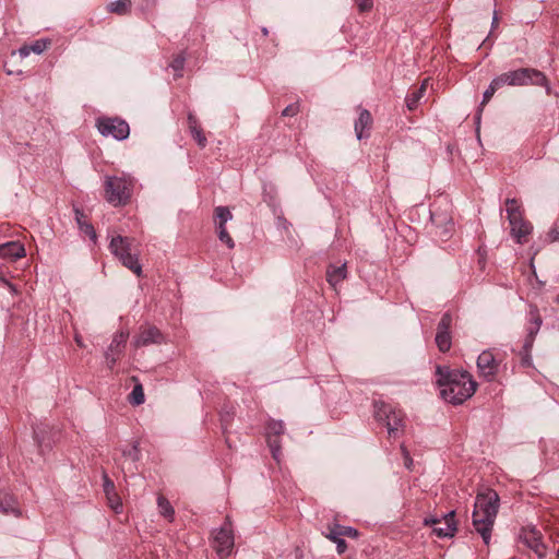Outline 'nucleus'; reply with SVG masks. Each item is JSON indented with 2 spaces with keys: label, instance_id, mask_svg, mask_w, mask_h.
<instances>
[{
  "label": "nucleus",
  "instance_id": "obj_26",
  "mask_svg": "<svg viewBox=\"0 0 559 559\" xmlns=\"http://www.w3.org/2000/svg\"><path fill=\"white\" fill-rule=\"evenodd\" d=\"M132 2L131 0H116L107 5V10L111 13H116L119 15H126L131 10Z\"/></svg>",
  "mask_w": 559,
  "mask_h": 559
},
{
  "label": "nucleus",
  "instance_id": "obj_20",
  "mask_svg": "<svg viewBox=\"0 0 559 559\" xmlns=\"http://www.w3.org/2000/svg\"><path fill=\"white\" fill-rule=\"evenodd\" d=\"M347 275L346 264L342 265H330L326 271V280L329 284L333 287H336L340 283H342Z\"/></svg>",
  "mask_w": 559,
  "mask_h": 559
},
{
  "label": "nucleus",
  "instance_id": "obj_9",
  "mask_svg": "<svg viewBox=\"0 0 559 559\" xmlns=\"http://www.w3.org/2000/svg\"><path fill=\"white\" fill-rule=\"evenodd\" d=\"M543 320L536 307H532L530 310V324L527 326V335L525 337L522 348V361L524 365H531V350L535 341V337L542 326Z\"/></svg>",
  "mask_w": 559,
  "mask_h": 559
},
{
  "label": "nucleus",
  "instance_id": "obj_7",
  "mask_svg": "<svg viewBox=\"0 0 559 559\" xmlns=\"http://www.w3.org/2000/svg\"><path fill=\"white\" fill-rule=\"evenodd\" d=\"M373 406L374 418L386 427L390 437L396 438L404 426L402 413L381 401L374 402Z\"/></svg>",
  "mask_w": 559,
  "mask_h": 559
},
{
  "label": "nucleus",
  "instance_id": "obj_27",
  "mask_svg": "<svg viewBox=\"0 0 559 559\" xmlns=\"http://www.w3.org/2000/svg\"><path fill=\"white\" fill-rule=\"evenodd\" d=\"M132 380L136 381V384L133 386L128 400L132 405L139 406L145 401L144 390L142 384L138 381L136 377H132Z\"/></svg>",
  "mask_w": 559,
  "mask_h": 559
},
{
  "label": "nucleus",
  "instance_id": "obj_10",
  "mask_svg": "<svg viewBox=\"0 0 559 559\" xmlns=\"http://www.w3.org/2000/svg\"><path fill=\"white\" fill-rule=\"evenodd\" d=\"M234 543L231 523L226 518L224 525L214 535L213 547L221 558H226L231 554Z\"/></svg>",
  "mask_w": 559,
  "mask_h": 559
},
{
  "label": "nucleus",
  "instance_id": "obj_1",
  "mask_svg": "<svg viewBox=\"0 0 559 559\" xmlns=\"http://www.w3.org/2000/svg\"><path fill=\"white\" fill-rule=\"evenodd\" d=\"M439 374L438 384L444 401L459 405L469 399L476 391V382L466 371L437 368Z\"/></svg>",
  "mask_w": 559,
  "mask_h": 559
},
{
  "label": "nucleus",
  "instance_id": "obj_4",
  "mask_svg": "<svg viewBox=\"0 0 559 559\" xmlns=\"http://www.w3.org/2000/svg\"><path fill=\"white\" fill-rule=\"evenodd\" d=\"M110 252L121 262L123 266L132 271L136 276L142 275V265L139 262V250L135 247V239L115 236L109 243Z\"/></svg>",
  "mask_w": 559,
  "mask_h": 559
},
{
  "label": "nucleus",
  "instance_id": "obj_33",
  "mask_svg": "<svg viewBox=\"0 0 559 559\" xmlns=\"http://www.w3.org/2000/svg\"><path fill=\"white\" fill-rule=\"evenodd\" d=\"M192 138L197 141L198 145L203 148L206 146L207 140L206 136L203 133V130L201 127H198L195 129L189 130Z\"/></svg>",
  "mask_w": 559,
  "mask_h": 559
},
{
  "label": "nucleus",
  "instance_id": "obj_50",
  "mask_svg": "<svg viewBox=\"0 0 559 559\" xmlns=\"http://www.w3.org/2000/svg\"><path fill=\"white\" fill-rule=\"evenodd\" d=\"M555 302L559 305V294L556 296Z\"/></svg>",
  "mask_w": 559,
  "mask_h": 559
},
{
  "label": "nucleus",
  "instance_id": "obj_46",
  "mask_svg": "<svg viewBox=\"0 0 559 559\" xmlns=\"http://www.w3.org/2000/svg\"><path fill=\"white\" fill-rule=\"evenodd\" d=\"M75 342H76V344H78L80 347H83V346H84V345H83V342H82V338H81L80 336H78V335L75 336Z\"/></svg>",
  "mask_w": 559,
  "mask_h": 559
},
{
  "label": "nucleus",
  "instance_id": "obj_30",
  "mask_svg": "<svg viewBox=\"0 0 559 559\" xmlns=\"http://www.w3.org/2000/svg\"><path fill=\"white\" fill-rule=\"evenodd\" d=\"M215 218L218 219L217 225H226L233 218V214L227 206H217L215 209Z\"/></svg>",
  "mask_w": 559,
  "mask_h": 559
},
{
  "label": "nucleus",
  "instance_id": "obj_41",
  "mask_svg": "<svg viewBox=\"0 0 559 559\" xmlns=\"http://www.w3.org/2000/svg\"><path fill=\"white\" fill-rule=\"evenodd\" d=\"M401 450H402V453H403V456H404V460H405V466L407 468H411V466L413 464V460H412L408 451L406 450V448L404 445H401Z\"/></svg>",
  "mask_w": 559,
  "mask_h": 559
},
{
  "label": "nucleus",
  "instance_id": "obj_21",
  "mask_svg": "<svg viewBox=\"0 0 559 559\" xmlns=\"http://www.w3.org/2000/svg\"><path fill=\"white\" fill-rule=\"evenodd\" d=\"M74 213H75V221H76V224H78L80 230L82 233H84L86 236H88L93 242H96L97 235H96L95 228L92 224H90L88 222L85 221L83 211H81L79 207H75Z\"/></svg>",
  "mask_w": 559,
  "mask_h": 559
},
{
  "label": "nucleus",
  "instance_id": "obj_12",
  "mask_svg": "<svg viewBox=\"0 0 559 559\" xmlns=\"http://www.w3.org/2000/svg\"><path fill=\"white\" fill-rule=\"evenodd\" d=\"M128 337L129 333L127 331L117 332L114 335L110 345L105 350V361L110 370L115 367L119 357L122 355Z\"/></svg>",
  "mask_w": 559,
  "mask_h": 559
},
{
  "label": "nucleus",
  "instance_id": "obj_15",
  "mask_svg": "<svg viewBox=\"0 0 559 559\" xmlns=\"http://www.w3.org/2000/svg\"><path fill=\"white\" fill-rule=\"evenodd\" d=\"M498 367L499 364L490 350H484L477 358L479 373L488 381L495 378L498 372Z\"/></svg>",
  "mask_w": 559,
  "mask_h": 559
},
{
  "label": "nucleus",
  "instance_id": "obj_13",
  "mask_svg": "<svg viewBox=\"0 0 559 559\" xmlns=\"http://www.w3.org/2000/svg\"><path fill=\"white\" fill-rule=\"evenodd\" d=\"M455 511H450L449 513L443 515V519H426L425 524L426 525H435L433 532L438 537L444 538V537H452L454 536L456 532V522L454 519Z\"/></svg>",
  "mask_w": 559,
  "mask_h": 559
},
{
  "label": "nucleus",
  "instance_id": "obj_19",
  "mask_svg": "<svg viewBox=\"0 0 559 559\" xmlns=\"http://www.w3.org/2000/svg\"><path fill=\"white\" fill-rule=\"evenodd\" d=\"M0 257L9 258L12 260L21 259L25 257V248L19 241H8L0 245Z\"/></svg>",
  "mask_w": 559,
  "mask_h": 559
},
{
  "label": "nucleus",
  "instance_id": "obj_29",
  "mask_svg": "<svg viewBox=\"0 0 559 559\" xmlns=\"http://www.w3.org/2000/svg\"><path fill=\"white\" fill-rule=\"evenodd\" d=\"M324 536L336 544V550L340 555L346 551L347 543L342 536L334 534V531L328 528V532L324 534Z\"/></svg>",
  "mask_w": 559,
  "mask_h": 559
},
{
  "label": "nucleus",
  "instance_id": "obj_5",
  "mask_svg": "<svg viewBox=\"0 0 559 559\" xmlns=\"http://www.w3.org/2000/svg\"><path fill=\"white\" fill-rule=\"evenodd\" d=\"M501 87L509 86H526L537 85L546 88L547 94L550 93L549 82L546 75L533 68H521L512 71L501 73L496 76Z\"/></svg>",
  "mask_w": 559,
  "mask_h": 559
},
{
  "label": "nucleus",
  "instance_id": "obj_38",
  "mask_svg": "<svg viewBox=\"0 0 559 559\" xmlns=\"http://www.w3.org/2000/svg\"><path fill=\"white\" fill-rule=\"evenodd\" d=\"M548 240L550 242L558 241L559 242V222H556L551 229L548 231Z\"/></svg>",
  "mask_w": 559,
  "mask_h": 559
},
{
  "label": "nucleus",
  "instance_id": "obj_11",
  "mask_svg": "<svg viewBox=\"0 0 559 559\" xmlns=\"http://www.w3.org/2000/svg\"><path fill=\"white\" fill-rule=\"evenodd\" d=\"M266 442L271 450L272 456L277 462L280 461L282 454V445L280 441V437L285 431V425L283 420L270 419L266 423Z\"/></svg>",
  "mask_w": 559,
  "mask_h": 559
},
{
  "label": "nucleus",
  "instance_id": "obj_3",
  "mask_svg": "<svg viewBox=\"0 0 559 559\" xmlns=\"http://www.w3.org/2000/svg\"><path fill=\"white\" fill-rule=\"evenodd\" d=\"M134 183V179L129 175L106 176L104 180L105 200L115 207L128 204Z\"/></svg>",
  "mask_w": 559,
  "mask_h": 559
},
{
  "label": "nucleus",
  "instance_id": "obj_18",
  "mask_svg": "<svg viewBox=\"0 0 559 559\" xmlns=\"http://www.w3.org/2000/svg\"><path fill=\"white\" fill-rule=\"evenodd\" d=\"M372 117L369 110L360 109L358 119L355 121V133L357 140L369 138Z\"/></svg>",
  "mask_w": 559,
  "mask_h": 559
},
{
  "label": "nucleus",
  "instance_id": "obj_51",
  "mask_svg": "<svg viewBox=\"0 0 559 559\" xmlns=\"http://www.w3.org/2000/svg\"><path fill=\"white\" fill-rule=\"evenodd\" d=\"M557 559H559V548H558V552H557Z\"/></svg>",
  "mask_w": 559,
  "mask_h": 559
},
{
  "label": "nucleus",
  "instance_id": "obj_8",
  "mask_svg": "<svg viewBox=\"0 0 559 559\" xmlns=\"http://www.w3.org/2000/svg\"><path fill=\"white\" fill-rule=\"evenodd\" d=\"M96 127L103 136H111L117 141H123L130 134L128 122L118 117H100Z\"/></svg>",
  "mask_w": 559,
  "mask_h": 559
},
{
  "label": "nucleus",
  "instance_id": "obj_14",
  "mask_svg": "<svg viewBox=\"0 0 559 559\" xmlns=\"http://www.w3.org/2000/svg\"><path fill=\"white\" fill-rule=\"evenodd\" d=\"M452 325V316L449 312L443 313L437 326L436 344L440 352L445 353L451 348L452 338L450 328Z\"/></svg>",
  "mask_w": 559,
  "mask_h": 559
},
{
  "label": "nucleus",
  "instance_id": "obj_2",
  "mask_svg": "<svg viewBox=\"0 0 559 559\" xmlns=\"http://www.w3.org/2000/svg\"><path fill=\"white\" fill-rule=\"evenodd\" d=\"M500 498L496 490L486 488L477 493L473 510V526L489 545L492 527L498 514Z\"/></svg>",
  "mask_w": 559,
  "mask_h": 559
},
{
  "label": "nucleus",
  "instance_id": "obj_31",
  "mask_svg": "<svg viewBox=\"0 0 559 559\" xmlns=\"http://www.w3.org/2000/svg\"><path fill=\"white\" fill-rule=\"evenodd\" d=\"M216 231L219 240L224 242L229 249L235 247V242L226 229V225H216Z\"/></svg>",
  "mask_w": 559,
  "mask_h": 559
},
{
  "label": "nucleus",
  "instance_id": "obj_17",
  "mask_svg": "<svg viewBox=\"0 0 559 559\" xmlns=\"http://www.w3.org/2000/svg\"><path fill=\"white\" fill-rule=\"evenodd\" d=\"M524 544L531 548L538 557H543L546 552V546L542 540V535L536 530H524L522 534Z\"/></svg>",
  "mask_w": 559,
  "mask_h": 559
},
{
  "label": "nucleus",
  "instance_id": "obj_32",
  "mask_svg": "<svg viewBox=\"0 0 559 559\" xmlns=\"http://www.w3.org/2000/svg\"><path fill=\"white\" fill-rule=\"evenodd\" d=\"M501 88L500 84H499V81H497V79H492V81L490 82L489 86L487 87V90L484 92V95H483V102H481V106L485 105L486 103H488L490 100V98L495 95V93Z\"/></svg>",
  "mask_w": 559,
  "mask_h": 559
},
{
  "label": "nucleus",
  "instance_id": "obj_43",
  "mask_svg": "<svg viewBox=\"0 0 559 559\" xmlns=\"http://www.w3.org/2000/svg\"><path fill=\"white\" fill-rule=\"evenodd\" d=\"M110 507L116 511L119 512V510L122 508L121 502L118 500L117 496L114 497L111 495V500H109Z\"/></svg>",
  "mask_w": 559,
  "mask_h": 559
},
{
  "label": "nucleus",
  "instance_id": "obj_16",
  "mask_svg": "<svg viewBox=\"0 0 559 559\" xmlns=\"http://www.w3.org/2000/svg\"><path fill=\"white\" fill-rule=\"evenodd\" d=\"M164 342L162 332L156 326L142 328L133 340L134 347H143Z\"/></svg>",
  "mask_w": 559,
  "mask_h": 559
},
{
  "label": "nucleus",
  "instance_id": "obj_22",
  "mask_svg": "<svg viewBox=\"0 0 559 559\" xmlns=\"http://www.w3.org/2000/svg\"><path fill=\"white\" fill-rule=\"evenodd\" d=\"M49 45H50V41L48 39H38V40H35L31 45H24L23 47H21L19 49V55L22 58L29 56L31 52L39 55V53L44 52L48 48Z\"/></svg>",
  "mask_w": 559,
  "mask_h": 559
},
{
  "label": "nucleus",
  "instance_id": "obj_44",
  "mask_svg": "<svg viewBox=\"0 0 559 559\" xmlns=\"http://www.w3.org/2000/svg\"><path fill=\"white\" fill-rule=\"evenodd\" d=\"M289 225H290V224L287 222V219H286V218H284V217H278V218H277V226H278V227H282V228H284V229H288Z\"/></svg>",
  "mask_w": 559,
  "mask_h": 559
},
{
  "label": "nucleus",
  "instance_id": "obj_39",
  "mask_svg": "<svg viewBox=\"0 0 559 559\" xmlns=\"http://www.w3.org/2000/svg\"><path fill=\"white\" fill-rule=\"evenodd\" d=\"M358 7L360 12H366L372 9V0H353Z\"/></svg>",
  "mask_w": 559,
  "mask_h": 559
},
{
  "label": "nucleus",
  "instance_id": "obj_28",
  "mask_svg": "<svg viewBox=\"0 0 559 559\" xmlns=\"http://www.w3.org/2000/svg\"><path fill=\"white\" fill-rule=\"evenodd\" d=\"M328 528H331L334 531V534L340 535L342 537H350V538H357L359 536L358 531L353 526H345L341 525L338 523L329 524Z\"/></svg>",
  "mask_w": 559,
  "mask_h": 559
},
{
  "label": "nucleus",
  "instance_id": "obj_40",
  "mask_svg": "<svg viewBox=\"0 0 559 559\" xmlns=\"http://www.w3.org/2000/svg\"><path fill=\"white\" fill-rule=\"evenodd\" d=\"M198 127H201V126L199 124V121H198L197 117L193 114H189L188 115V128H189V130L195 129Z\"/></svg>",
  "mask_w": 559,
  "mask_h": 559
},
{
  "label": "nucleus",
  "instance_id": "obj_35",
  "mask_svg": "<svg viewBox=\"0 0 559 559\" xmlns=\"http://www.w3.org/2000/svg\"><path fill=\"white\" fill-rule=\"evenodd\" d=\"M103 478H104V491H105L108 500H111V495L114 497H116L115 485H114L112 480H110L106 474H104Z\"/></svg>",
  "mask_w": 559,
  "mask_h": 559
},
{
  "label": "nucleus",
  "instance_id": "obj_36",
  "mask_svg": "<svg viewBox=\"0 0 559 559\" xmlns=\"http://www.w3.org/2000/svg\"><path fill=\"white\" fill-rule=\"evenodd\" d=\"M122 454L124 456L130 457L133 462L138 461L140 459V450L138 442H134L129 450H124Z\"/></svg>",
  "mask_w": 559,
  "mask_h": 559
},
{
  "label": "nucleus",
  "instance_id": "obj_49",
  "mask_svg": "<svg viewBox=\"0 0 559 559\" xmlns=\"http://www.w3.org/2000/svg\"><path fill=\"white\" fill-rule=\"evenodd\" d=\"M442 221H445V222H448L449 224H451V225H452L451 219H450V218H448V217H444Z\"/></svg>",
  "mask_w": 559,
  "mask_h": 559
},
{
  "label": "nucleus",
  "instance_id": "obj_24",
  "mask_svg": "<svg viewBox=\"0 0 559 559\" xmlns=\"http://www.w3.org/2000/svg\"><path fill=\"white\" fill-rule=\"evenodd\" d=\"M0 512L3 514L21 515V511L16 507V501L12 496H4L0 499Z\"/></svg>",
  "mask_w": 559,
  "mask_h": 559
},
{
  "label": "nucleus",
  "instance_id": "obj_48",
  "mask_svg": "<svg viewBox=\"0 0 559 559\" xmlns=\"http://www.w3.org/2000/svg\"><path fill=\"white\" fill-rule=\"evenodd\" d=\"M262 33H263V35H264V36H267V34H269L267 28H266V27H263V28H262Z\"/></svg>",
  "mask_w": 559,
  "mask_h": 559
},
{
  "label": "nucleus",
  "instance_id": "obj_47",
  "mask_svg": "<svg viewBox=\"0 0 559 559\" xmlns=\"http://www.w3.org/2000/svg\"><path fill=\"white\" fill-rule=\"evenodd\" d=\"M431 221L437 224V215L431 213Z\"/></svg>",
  "mask_w": 559,
  "mask_h": 559
},
{
  "label": "nucleus",
  "instance_id": "obj_42",
  "mask_svg": "<svg viewBox=\"0 0 559 559\" xmlns=\"http://www.w3.org/2000/svg\"><path fill=\"white\" fill-rule=\"evenodd\" d=\"M33 432H34V440H35L37 447L41 450L43 443H44V438L40 437L39 430L37 427L33 428Z\"/></svg>",
  "mask_w": 559,
  "mask_h": 559
},
{
  "label": "nucleus",
  "instance_id": "obj_6",
  "mask_svg": "<svg viewBox=\"0 0 559 559\" xmlns=\"http://www.w3.org/2000/svg\"><path fill=\"white\" fill-rule=\"evenodd\" d=\"M507 217L511 228V236L515 242L523 245L526 242L527 236L532 233L533 226L528 221L523 218L521 206L515 199H507Z\"/></svg>",
  "mask_w": 559,
  "mask_h": 559
},
{
  "label": "nucleus",
  "instance_id": "obj_37",
  "mask_svg": "<svg viewBox=\"0 0 559 559\" xmlns=\"http://www.w3.org/2000/svg\"><path fill=\"white\" fill-rule=\"evenodd\" d=\"M299 112V105L297 103L290 104L284 108L282 111V116L284 117H294Z\"/></svg>",
  "mask_w": 559,
  "mask_h": 559
},
{
  "label": "nucleus",
  "instance_id": "obj_23",
  "mask_svg": "<svg viewBox=\"0 0 559 559\" xmlns=\"http://www.w3.org/2000/svg\"><path fill=\"white\" fill-rule=\"evenodd\" d=\"M427 84H428V79H426L421 83L419 88H417L416 91H414L413 93L407 95L405 100H406V106H407L408 110H415L417 108L419 100L425 95Z\"/></svg>",
  "mask_w": 559,
  "mask_h": 559
},
{
  "label": "nucleus",
  "instance_id": "obj_45",
  "mask_svg": "<svg viewBox=\"0 0 559 559\" xmlns=\"http://www.w3.org/2000/svg\"><path fill=\"white\" fill-rule=\"evenodd\" d=\"M498 15H497V11L493 12V16H492V21H491V27H496L498 25Z\"/></svg>",
  "mask_w": 559,
  "mask_h": 559
},
{
  "label": "nucleus",
  "instance_id": "obj_25",
  "mask_svg": "<svg viewBox=\"0 0 559 559\" xmlns=\"http://www.w3.org/2000/svg\"><path fill=\"white\" fill-rule=\"evenodd\" d=\"M157 507L159 514L163 515L168 521L173 522L175 518V510L167 498L164 496L157 497Z\"/></svg>",
  "mask_w": 559,
  "mask_h": 559
},
{
  "label": "nucleus",
  "instance_id": "obj_34",
  "mask_svg": "<svg viewBox=\"0 0 559 559\" xmlns=\"http://www.w3.org/2000/svg\"><path fill=\"white\" fill-rule=\"evenodd\" d=\"M186 58L183 55L177 56L170 63L171 69L176 72V76L180 78L185 67Z\"/></svg>",
  "mask_w": 559,
  "mask_h": 559
}]
</instances>
